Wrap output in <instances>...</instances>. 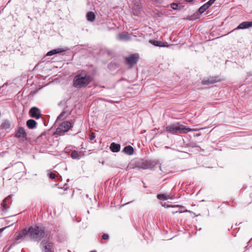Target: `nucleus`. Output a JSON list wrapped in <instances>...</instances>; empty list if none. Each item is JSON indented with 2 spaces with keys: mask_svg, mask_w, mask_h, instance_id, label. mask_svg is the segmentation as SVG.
<instances>
[{
  "mask_svg": "<svg viewBox=\"0 0 252 252\" xmlns=\"http://www.w3.org/2000/svg\"><path fill=\"white\" fill-rule=\"evenodd\" d=\"M27 229L30 239L34 241L39 242L44 237L45 228L43 226H32Z\"/></svg>",
  "mask_w": 252,
  "mask_h": 252,
  "instance_id": "f257e3e1",
  "label": "nucleus"
},
{
  "mask_svg": "<svg viewBox=\"0 0 252 252\" xmlns=\"http://www.w3.org/2000/svg\"><path fill=\"white\" fill-rule=\"evenodd\" d=\"M92 81L91 76L86 72H82L76 75L73 79V86L76 88L86 87Z\"/></svg>",
  "mask_w": 252,
  "mask_h": 252,
  "instance_id": "f03ea898",
  "label": "nucleus"
},
{
  "mask_svg": "<svg viewBox=\"0 0 252 252\" xmlns=\"http://www.w3.org/2000/svg\"><path fill=\"white\" fill-rule=\"evenodd\" d=\"M195 130H196L195 129L187 127L185 126L180 124L179 123H173L166 127V131L167 132L176 134L187 133L189 132Z\"/></svg>",
  "mask_w": 252,
  "mask_h": 252,
  "instance_id": "7ed1b4c3",
  "label": "nucleus"
},
{
  "mask_svg": "<svg viewBox=\"0 0 252 252\" xmlns=\"http://www.w3.org/2000/svg\"><path fill=\"white\" fill-rule=\"evenodd\" d=\"M73 126L72 124L69 121H64L60 124L56 129V133L60 135L68 131Z\"/></svg>",
  "mask_w": 252,
  "mask_h": 252,
  "instance_id": "20e7f679",
  "label": "nucleus"
},
{
  "mask_svg": "<svg viewBox=\"0 0 252 252\" xmlns=\"http://www.w3.org/2000/svg\"><path fill=\"white\" fill-rule=\"evenodd\" d=\"M139 59V56L138 54H132L125 58L126 64L129 66V68H132L133 65L137 63Z\"/></svg>",
  "mask_w": 252,
  "mask_h": 252,
  "instance_id": "39448f33",
  "label": "nucleus"
},
{
  "mask_svg": "<svg viewBox=\"0 0 252 252\" xmlns=\"http://www.w3.org/2000/svg\"><path fill=\"white\" fill-rule=\"evenodd\" d=\"M14 137L21 141H24L27 140V134L25 128L22 126H19L15 131Z\"/></svg>",
  "mask_w": 252,
  "mask_h": 252,
  "instance_id": "423d86ee",
  "label": "nucleus"
},
{
  "mask_svg": "<svg viewBox=\"0 0 252 252\" xmlns=\"http://www.w3.org/2000/svg\"><path fill=\"white\" fill-rule=\"evenodd\" d=\"M157 163L152 160H145L141 162L138 166L139 168L142 169H153L156 166Z\"/></svg>",
  "mask_w": 252,
  "mask_h": 252,
  "instance_id": "0eeeda50",
  "label": "nucleus"
},
{
  "mask_svg": "<svg viewBox=\"0 0 252 252\" xmlns=\"http://www.w3.org/2000/svg\"><path fill=\"white\" fill-rule=\"evenodd\" d=\"M220 81L218 77L212 76L204 78L202 81V84L203 85H208Z\"/></svg>",
  "mask_w": 252,
  "mask_h": 252,
  "instance_id": "6e6552de",
  "label": "nucleus"
},
{
  "mask_svg": "<svg viewBox=\"0 0 252 252\" xmlns=\"http://www.w3.org/2000/svg\"><path fill=\"white\" fill-rule=\"evenodd\" d=\"M29 115L32 118L38 119L41 116L40 110L36 107H32L30 109Z\"/></svg>",
  "mask_w": 252,
  "mask_h": 252,
  "instance_id": "1a4fd4ad",
  "label": "nucleus"
},
{
  "mask_svg": "<svg viewBox=\"0 0 252 252\" xmlns=\"http://www.w3.org/2000/svg\"><path fill=\"white\" fill-rule=\"evenodd\" d=\"M11 196L9 195L6 197L1 203L0 209L3 212H6L11 204Z\"/></svg>",
  "mask_w": 252,
  "mask_h": 252,
  "instance_id": "9d476101",
  "label": "nucleus"
},
{
  "mask_svg": "<svg viewBox=\"0 0 252 252\" xmlns=\"http://www.w3.org/2000/svg\"><path fill=\"white\" fill-rule=\"evenodd\" d=\"M40 245L44 249L45 252H52L53 244L49 241L43 240L41 241Z\"/></svg>",
  "mask_w": 252,
  "mask_h": 252,
  "instance_id": "9b49d317",
  "label": "nucleus"
},
{
  "mask_svg": "<svg viewBox=\"0 0 252 252\" xmlns=\"http://www.w3.org/2000/svg\"><path fill=\"white\" fill-rule=\"evenodd\" d=\"M252 27V21H245L240 24L235 30L246 29Z\"/></svg>",
  "mask_w": 252,
  "mask_h": 252,
  "instance_id": "f8f14e48",
  "label": "nucleus"
},
{
  "mask_svg": "<svg viewBox=\"0 0 252 252\" xmlns=\"http://www.w3.org/2000/svg\"><path fill=\"white\" fill-rule=\"evenodd\" d=\"M121 145L114 142H112L110 146V149L114 153H117L120 151Z\"/></svg>",
  "mask_w": 252,
  "mask_h": 252,
  "instance_id": "ddd939ff",
  "label": "nucleus"
},
{
  "mask_svg": "<svg viewBox=\"0 0 252 252\" xmlns=\"http://www.w3.org/2000/svg\"><path fill=\"white\" fill-rule=\"evenodd\" d=\"M26 125L29 128L34 129L36 127L37 123L33 119H30L27 121Z\"/></svg>",
  "mask_w": 252,
  "mask_h": 252,
  "instance_id": "4468645a",
  "label": "nucleus"
},
{
  "mask_svg": "<svg viewBox=\"0 0 252 252\" xmlns=\"http://www.w3.org/2000/svg\"><path fill=\"white\" fill-rule=\"evenodd\" d=\"M13 169L15 172L19 173L21 170L25 169L24 165L22 162H17L13 167Z\"/></svg>",
  "mask_w": 252,
  "mask_h": 252,
  "instance_id": "2eb2a0df",
  "label": "nucleus"
},
{
  "mask_svg": "<svg viewBox=\"0 0 252 252\" xmlns=\"http://www.w3.org/2000/svg\"><path fill=\"white\" fill-rule=\"evenodd\" d=\"M122 152L126 155L130 156L133 154L134 149L131 146H126L123 149Z\"/></svg>",
  "mask_w": 252,
  "mask_h": 252,
  "instance_id": "dca6fc26",
  "label": "nucleus"
},
{
  "mask_svg": "<svg viewBox=\"0 0 252 252\" xmlns=\"http://www.w3.org/2000/svg\"><path fill=\"white\" fill-rule=\"evenodd\" d=\"M65 50L61 48H57L49 51L46 56H50L65 51Z\"/></svg>",
  "mask_w": 252,
  "mask_h": 252,
  "instance_id": "f3484780",
  "label": "nucleus"
},
{
  "mask_svg": "<svg viewBox=\"0 0 252 252\" xmlns=\"http://www.w3.org/2000/svg\"><path fill=\"white\" fill-rule=\"evenodd\" d=\"M28 235V229L27 228H25L16 236V239L17 240H19Z\"/></svg>",
  "mask_w": 252,
  "mask_h": 252,
  "instance_id": "a211bd4d",
  "label": "nucleus"
},
{
  "mask_svg": "<svg viewBox=\"0 0 252 252\" xmlns=\"http://www.w3.org/2000/svg\"><path fill=\"white\" fill-rule=\"evenodd\" d=\"M10 127V122L7 120H4L3 122L0 126V127L2 129H9Z\"/></svg>",
  "mask_w": 252,
  "mask_h": 252,
  "instance_id": "6ab92c4d",
  "label": "nucleus"
},
{
  "mask_svg": "<svg viewBox=\"0 0 252 252\" xmlns=\"http://www.w3.org/2000/svg\"><path fill=\"white\" fill-rule=\"evenodd\" d=\"M120 40H127L129 38V36L127 33H120L118 37Z\"/></svg>",
  "mask_w": 252,
  "mask_h": 252,
  "instance_id": "aec40b11",
  "label": "nucleus"
},
{
  "mask_svg": "<svg viewBox=\"0 0 252 252\" xmlns=\"http://www.w3.org/2000/svg\"><path fill=\"white\" fill-rule=\"evenodd\" d=\"M95 15L93 12H89L87 14V19L88 21L93 22L94 20Z\"/></svg>",
  "mask_w": 252,
  "mask_h": 252,
  "instance_id": "412c9836",
  "label": "nucleus"
},
{
  "mask_svg": "<svg viewBox=\"0 0 252 252\" xmlns=\"http://www.w3.org/2000/svg\"><path fill=\"white\" fill-rule=\"evenodd\" d=\"M149 42L151 44H152L155 46H158V47H162V43L159 41L152 39V40H150Z\"/></svg>",
  "mask_w": 252,
  "mask_h": 252,
  "instance_id": "4be33fe9",
  "label": "nucleus"
},
{
  "mask_svg": "<svg viewBox=\"0 0 252 252\" xmlns=\"http://www.w3.org/2000/svg\"><path fill=\"white\" fill-rule=\"evenodd\" d=\"M70 157L73 158V159H80V154L78 153V152L75 150L74 151H73L71 154H70Z\"/></svg>",
  "mask_w": 252,
  "mask_h": 252,
  "instance_id": "5701e85b",
  "label": "nucleus"
},
{
  "mask_svg": "<svg viewBox=\"0 0 252 252\" xmlns=\"http://www.w3.org/2000/svg\"><path fill=\"white\" fill-rule=\"evenodd\" d=\"M47 133L45 132L42 133L40 135L37 137L36 140L37 141H40V139L43 140V142H45V141L47 139Z\"/></svg>",
  "mask_w": 252,
  "mask_h": 252,
  "instance_id": "b1692460",
  "label": "nucleus"
},
{
  "mask_svg": "<svg viewBox=\"0 0 252 252\" xmlns=\"http://www.w3.org/2000/svg\"><path fill=\"white\" fill-rule=\"evenodd\" d=\"M157 198L159 200H165L168 199L169 198L167 196L164 194H159L157 196Z\"/></svg>",
  "mask_w": 252,
  "mask_h": 252,
  "instance_id": "393cba45",
  "label": "nucleus"
},
{
  "mask_svg": "<svg viewBox=\"0 0 252 252\" xmlns=\"http://www.w3.org/2000/svg\"><path fill=\"white\" fill-rule=\"evenodd\" d=\"M170 7L173 9V10H179L181 9V7L179 6V5L178 3L175 2H173L170 4Z\"/></svg>",
  "mask_w": 252,
  "mask_h": 252,
  "instance_id": "a878e982",
  "label": "nucleus"
},
{
  "mask_svg": "<svg viewBox=\"0 0 252 252\" xmlns=\"http://www.w3.org/2000/svg\"><path fill=\"white\" fill-rule=\"evenodd\" d=\"M208 9V8L204 5V4L202 5L201 6H200L199 7V8L198 9V12L200 13V14H202L203 13H204L207 9Z\"/></svg>",
  "mask_w": 252,
  "mask_h": 252,
  "instance_id": "bb28decb",
  "label": "nucleus"
},
{
  "mask_svg": "<svg viewBox=\"0 0 252 252\" xmlns=\"http://www.w3.org/2000/svg\"><path fill=\"white\" fill-rule=\"evenodd\" d=\"M66 114V112L64 111H63L60 114V115L58 117L56 122H59L60 120H62V119H64V116Z\"/></svg>",
  "mask_w": 252,
  "mask_h": 252,
  "instance_id": "cd10ccee",
  "label": "nucleus"
},
{
  "mask_svg": "<svg viewBox=\"0 0 252 252\" xmlns=\"http://www.w3.org/2000/svg\"><path fill=\"white\" fill-rule=\"evenodd\" d=\"M48 177L52 179H54L56 177V174L53 172H50L48 174Z\"/></svg>",
  "mask_w": 252,
  "mask_h": 252,
  "instance_id": "c85d7f7f",
  "label": "nucleus"
},
{
  "mask_svg": "<svg viewBox=\"0 0 252 252\" xmlns=\"http://www.w3.org/2000/svg\"><path fill=\"white\" fill-rule=\"evenodd\" d=\"M213 4V3H212L210 0H209L208 2H207L206 3H205L204 4V5L208 8H209L210 6H211L212 4Z\"/></svg>",
  "mask_w": 252,
  "mask_h": 252,
  "instance_id": "c756f323",
  "label": "nucleus"
},
{
  "mask_svg": "<svg viewBox=\"0 0 252 252\" xmlns=\"http://www.w3.org/2000/svg\"><path fill=\"white\" fill-rule=\"evenodd\" d=\"M95 138V134L94 132H92L90 135V139L92 141L94 140Z\"/></svg>",
  "mask_w": 252,
  "mask_h": 252,
  "instance_id": "7c9ffc66",
  "label": "nucleus"
},
{
  "mask_svg": "<svg viewBox=\"0 0 252 252\" xmlns=\"http://www.w3.org/2000/svg\"><path fill=\"white\" fill-rule=\"evenodd\" d=\"M102 239L107 240L109 239V235L107 234H103L102 236Z\"/></svg>",
  "mask_w": 252,
  "mask_h": 252,
  "instance_id": "2f4dec72",
  "label": "nucleus"
},
{
  "mask_svg": "<svg viewBox=\"0 0 252 252\" xmlns=\"http://www.w3.org/2000/svg\"><path fill=\"white\" fill-rule=\"evenodd\" d=\"M194 0H185V1L186 2H192Z\"/></svg>",
  "mask_w": 252,
  "mask_h": 252,
  "instance_id": "473e14b6",
  "label": "nucleus"
},
{
  "mask_svg": "<svg viewBox=\"0 0 252 252\" xmlns=\"http://www.w3.org/2000/svg\"><path fill=\"white\" fill-rule=\"evenodd\" d=\"M216 0H210V1L214 3V2L216 1Z\"/></svg>",
  "mask_w": 252,
  "mask_h": 252,
  "instance_id": "72a5a7b5",
  "label": "nucleus"
},
{
  "mask_svg": "<svg viewBox=\"0 0 252 252\" xmlns=\"http://www.w3.org/2000/svg\"><path fill=\"white\" fill-rule=\"evenodd\" d=\"M161 14V13H157V15H158L159 16H160Z\"/></svg>",
  "mask_w": 252,
  "mask_h": 252,
  "instance_id": "f704fd0d",
  "label": "nucleus"
},
{
  "mask_svg": "<svg viewBox=\"0 0 252 252\" xmlns=\"http://www.w3.org/2000/svg\"><path fill=\"white\" fill-rule=\"evenodd\" d=\"M130 202H127V203H126V204H129Z\"/></svg>",
  "mask_w": 252,
  "mask_h": 252,
  "instance_id": "c9c22d12",
  "label": "nucleus"
},
{
  "mask_svg": "<svg viewBox=\"0 0 252 252\" xmlns=\"http://www.w3.org/2000/svg\"><path fill=\"white\" fill-rule=\"evenodd\" d=\"M2 231V229H0V232Z\"/></svg>",
  "mask_w": 252,
  "mask_h": 252,
  "instance_id": "e433bc0d",
  "label": "nucleus"
},
{
  "mask_svg": "<svg viewBox=\"0 0 252 252\" xmlns=\"http://www.w3.org/2000/svg\"><path fill=\"white\" fill-rule=\"evenodd\" d=\"M91 252H95V251H91Z\"/></svg>",
  "mask_w": 252,
  "mask_h": 252,
  "instance_id": "4c0bfd02",
  "label": "nucleus"
}]
</instances>
